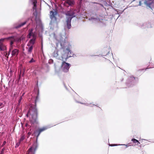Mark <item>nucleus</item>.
Masks as SVG:
<instances>
[{
	"label": "nucleus",
	"mask_w": 154,
	"mask_h": 154,
	"mask_svg": "<svg viewBox=\"0 0 154 154\" xmlns=\"http://www.w3.org/2000/svg\"><path fill=\"white\" fill-rule=\"evenodd\" d=\"M26 22H23V23H22L21 24L20 26H23V25H24L25 23H26Z\"/></svg>",
	"instance_id": "nucleus-19"
},
{
	"label": "nucleus",
	"mask_w": 154,
	"mask_h": 154,
	"mask_svg": "<svg viewBox=\"0 0 154 154\" xmlns=\"http://www.w3.org/2000/svg\"><path fill=\"white\" fill-rule=\"evenodd\" d=\"M82 0H80V2H81L82 1Z\"/></svg>",
	"instance_id": "nucleus-28"
},
{
	"label": "nucleus",
	"mask_w": 154,
	"mask_h": 154,
	"mask_svg": "<svg viewBox=\"0 0 154 154\" xmlns=\"http://www.w3.org/2000/svg\"><path fill=\"white\" fill-rule=\"evenodd\" d=\"M28 37L32 38L29 43L27 44V46L29 47L28 51L29 53H30L32 49V45L34 43L36 38V35L32 33V30L29 31V35H28Z\"/></svg>",
	"instance_id": "nucleus-2"
},
{
	"label": "nucleus",
	"mask_w": 154,
	"mask_h": 154,
	"mask_svg": "<svg viewBox=\"0 0 154 154\" xmlns=\"http://www.w3.org/2000/svg\"><path fill=\"white\" fill-rule=\"evenodd\" d=\"M22 97H21L20 98V100H19V103H20V102L21 100H22Z\"/></svg>",
	"instance_id": "nucleus-22"
},
{
	"label": "nucleus",
	"mask_w": 154,
	"mask_h": 154,
	"mask_svg": "<svg viewBox=\"0 0 154 154\" xmlns=\"http://www.w3.org/2000/svg\"><path fill=\"white\" fill-rule=\"evenodd\" d=\"M10 39V45L11 47V46L12 45L13 43L15 41V39L14 38L11 37L9 38Z\"/></svg>",
	"instance_id": "nucleus-12"
},
{
	"label": "nucleus",
	"mask_w": 154,
	"mask_h": 154,
	"mask_svg": "<svg viewBox=\"0 0 154 154\" xmlns=\"http://www.w3.org/2000/svg\"><path fill=\"white\" fill-rule=\"evenodd\" d=\"M57 14V12L55 10L50 11V17L51 19V21L50 23V26L51 29H54L57 27V23L56 21V18Z\"/></svg>",
	"instance_id": "nucleus-1"
},
{
	"label": "nucleus",
	"mask_w": 154,
	"mask_h": 154,
	"mask_svg": "<svg viewBox=\"0 0 154 154\" xmlns=\"http://www.w3.org/2000/svg\"><path fill=\"white\" fill-rule=\"evenodd\" d=\"M69 67V64L63 62L62 63L61 68L64 72H67L68 71Z\"/></svg>",
	"instance_id": "nucleus-7"
},
{
	"label": "nucleus",
	"mask_w": 154,
	"mask_h": 154,
	"mask_svg": "<svg viewBox=\"0 0 154 154\" xmlns=\"http://www.w3.org/2000/svg\"><path fill=\"white\" fill-rule=\"evenodd\" d=\"M86 13H85V12L84 13V14H83V16H82V17H83V18H86Z\"/></svg>",
	"instance_id": "nucleus-15"
},
{
	"label": "nucleus",
	"mask_w": 154,
	"mask_h": 154,
	"mask_svg": "<svg viewBox=\"0 0 154 154\" xmlns=\"http://www.w3.org/2000/svg\"><path fill=\"white\" fill-rule=\"evenodd\" d=\"M31 134V132H29L28 133V135L29 136Z\"/></svg>",
	"instance_id": "nucleus-25"
},
{
	"label": "nucleus",
	"mask_w": 154,
	"mask_h": 154,
	"mask_svg": "<svg viewBox=\"0 0 154 154\" xmlns=\"http://www.w3.org/2000/svg\"><path fill=\"white\" fill-rule=\"evenodd\" d=\"M11 48H10V51H11Z\"/></svg>",
	"instance_id": "nucleus-27"
},
{
	"label": "nucleus",
	"mask_w": 154,
	"mask_h": 154,
	"mask_svg": "<svg viewBox=\"0 0 154 154\" xmlns=\"http://www.w3.org/2000/svg\"><path fill=\"white\" fill-rule=\"evenodd\" d=\"M4 40V39H1L0 42V50L1 51H4L6 49V46L1 43V41Z\"/></svg>",
	"instance_id": "nucleus-9"
},
{
	"label": "nucleus",
	"mask_w": 154,
	"mask_h": 154,
	"mask_svg": "<svg viewBox=\"0 0 154 154\" xmlns=\"http://www.w3.org/2000/svg\"><path fill=\"white\" fill-rule=\"evenodd\" d=\"M23 37H22L21 38H20V39H19L18 40V41H19L21 40V39H23Z\"/></svg>",
	"instance_id": "nucleus-21"
},
{
	"label": "nucleus",
	"mask_w": 154,
	"mask_h": 154,
	"mask_svg": "<svg viewBox=\"0 0 154 154\" xmlns=\"http://www.w3.org/2000/svg\"><path fill=\"white\" fill-rule=\"evenodd\" d=\"M47 128L46 127H43L42 128H39L38 129V131H36L35 132V134H36L38 132V134L37 137V138L39 136L40 133L42 132L43 131H44L45 130H46V129H47Z\"/></svg>",
	"instance_id": "nucleus-8"
},
{
	"label": "nucleus",
	"mask_w": 154,
	"mask_h": 154,
	"mask_svg": "<svg viewBox=\"0 0 154 154\" xmlns=\"http://www.w3.org/2000/svg\"><path fill=\"white\" fill-rule=\"evenodd\" d=\"M19 51L17 49H14L12 51L11 55L12 56H16L18 54Z\"/></svg>",
	"instance_id": "nucleus-10"
},
{
	"label": "nucleus",
	"mask_w": 154,
	"mask_h": 154,
	"mask_svg": "<svg viewBox=\"0 0 154 154\" xmlns=\"http://www.w3.org/2000/svg\"><path fill=\"white\" fill-rule=\"evenodd\" d=\"M1 154H2V153Z\"/></svg>",
	"instance_id": "nucleus-29"
},
{
	"label": "nucleus",
	"mask_w": 154,
	"mask_h": 154,
	"mask_svg": "<svg viewBox=\"0 0 154 154\" xmlns=\"http://www.w3.org/2000/svg\"><path fill=\"white\" fill-rule=\"evenodd\" d=\"M24 137L23 136H22L21 137V138H20V141H21L23 140H24Z\"/></svg>",
	"instance_id": "nucleus-16"
},
{
	"label": "nucleus",
	"mask_w": 154,
	"mask_h": 154,
	"mask_svg": "<svg viewBox=\"0 0 154 154\" xmlns=\"http://www.w3.org/2000/svg\"><path fill=\"white\" fill-rule=\"evenodd\" d=\"M2 103H0V108L2 107Z\"/></svg>",
	"instance_id": "nucleus-23"
},
{
	"label": "nucleus",
	"mask_w": 154,
	"mask_h": 154,
	"mask_svg": "<svg viewBox=\"0 0 154 154\" xmlns=\"http://www.w3.org/2000/svg\"><path fill=\"white\" fill-rule=\"evenodd\" d=\"M119 145H124L126 147H128V146L127 145L125 144H119Z\"/></svg>",
	"instance_id": "nucleus-17"
},
{
	"label": "nucleus",
	"mask_w": 154,
	"mask_h": 154,
	"mask_svg": "<svg viewBox=\"0 0 154 154\" xmlns=\"http://www.w3.org/2000/svg\"><path fill=\"white\" fill-rule=\"evenodd\" d=\"M6 142L5 141H4V142L3 143V144H5Z\"/></svg>",
	"instance_id": "nucleus-26"
},
{
	"label": "nucleus",
	"mask_w": 154,
	"mask_h": 154,
	"mask_svg": "<svg viewBox=\"0 0 154 154\" xmlns=\"http://www.w3.org/2000/svg\"><path fill=\"white\" fill-rule=\"evenodd\" d=\"M19 143H17L16 145V146L15 147H18V146H19Z\"/></svg>",
	"instance_id": "nucleus-24"
},
{
	"label": "nucleus",
	"mask_w": 154,
	"mask_h": 154,
	"mask_svg": "<svg viewBox=\"0 0 154 154\" xmlns=\"http://www.w3.org/2000/svg\"><path fill=\"white\" fill-rule=\"evenodd\" d=\"M36 0H33V3L34 5L33 9H35L36 8Z\"/></svg>",
	"instance_id": "nucleus-13"
},
{
	"label": "nucleus",
	"mask_w": 154,
	"mask_h": 154,
	"mask_svg": "<svg viewBox=\"0 0 154 154\" xmlns=\"http://www.w3.org/2000/svg\"><path fill=\"white\" fill-rule=\"evenodd\" d=\"M119 145V144H110L109 146H117Z\"/></svg>",
	"instance_id": "nucleus-18"
},
{
	"label": "nucleus",
	"mask_w": 154,
	"mask_h": 154,
	"mask_svg": "<svg viewBox=\"0 0 154 154\" xmlns=\"http://www.w3.org/2000/svg\"><path fill=\"white\" fill-rule=\"evenodd\" d=\"M34 61V60L33 59H32L31 60L29 61L30 63Z\"/></svg>",
	"instance_id": "nucleus-20"
},
{
	"label": "nucleus",
	"mask_w": 154,
	"mask_h": 154,
	"mask_svg": "<svg viewBox=\"0 0 154 154\" xmlns=\"http://www.w3.org/2000/svg\"><path fill=\"white\" fill-rule=\"evenodd\" d=\"M37 112L36 109L35 108L33 109H30L27 114V116L31 118L30 120L33 122L35 121L37 118Z\"/></svg>",
	"instance_id": "nucleus-6"
},
{
	"label": "nucleus",
	"mask_w": 154,
	"mask_h": 154,
	"mask_svg": "<svg viewBox=\"0 0 154 154\" xmlns=\"http://www.w3.org/2000/svg\"><path fill=\"white\" fill-rule=\"evenodd\" d=\"M75 12H73V10L68 11L66 13V22L68 28L69 29L71 27L70 22L72 18L75 16L74 14Z\"/></svg>",
	"instance_id": "nucleus-5"
},
{
	"label": "nucleus",
	"mask_w": 154,
	"mask_h": 154,
	"mask_svg": "<svg viewBox=\"0 0 154 154\" xmlns=\"http://www.w3.org/2000/svg\"><path fill=\"white\" fill-rule=\"evenodd\" d=\"M131 141L134 143H137V144H136L137 145H138L139 144H140V143L139 142V141L135 139H132L131 140Z\"/></svg>",
	"instance_id": "nucleus-11"
},
{
	"label": "nucleus",
	"mask_w": 154,
	"mask_h": 154,
	"mask_svg": "<svg viewBox=\"0 0 154 154\" xmlns=\"http://www.w3.org/2000/svg\"><path fill=\"white\" fill-rule=\"evenodd\" d=\"M66 46L68 45V47H65L63 51V54L62 57L63 60H66L69 57L72 56V54H71L70 49L71 48V45H69L68 43H65Z\"/></svg>",
	"instance_id": "nucleus-4"
},
{
	"label": "nucleus",
	"mask_w": 154,
	"mask_h": 154,
	"mask_svg": "<svg viewBox=\"0 0 154 154\" xmlns=\"http://www.w3.org/2000/svg\"><path fill=\"white\" fill-rule=\"evenodd\" d=\"M138 2L139 5L143 6L144 5L153 10L154 9V0H137Z\"/></svg>",
	"instance_id": "nucleus-3"
},
{
	"label": "nucleus",
	"mask_w": 154,
	"mask_h": 154,
	"mask_svg": "<svg viewBox=\"0 0 154 154\" xmlns=\"http://www.w3.org/2000/svg\"><path fill=\"white\" fill-rule=\"evenodd\" d=\"M34 150V149L32 147L31 148L29 149L28 151V154H30L31 152H32V151Z\"/></svg>",
	"instance_id": "nucleus-14"
}]
</instances>
